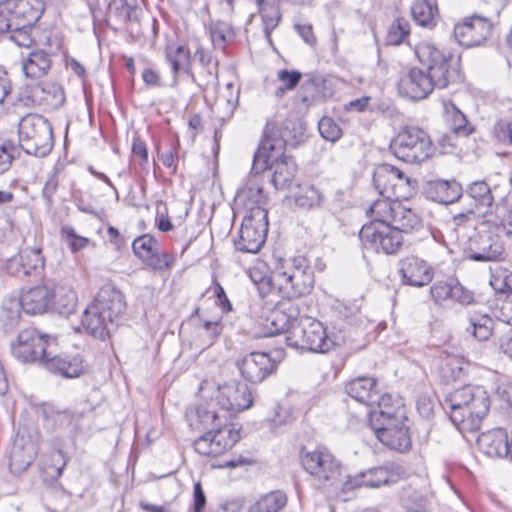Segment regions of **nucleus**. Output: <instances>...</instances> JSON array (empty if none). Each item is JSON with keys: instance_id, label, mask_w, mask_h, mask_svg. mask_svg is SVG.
<instances>
[{"instance_id": "nucleus-58", "label": "nucleus", "mask_w": 512, "mask_h": 512, "mask_svg": "<svg viewBox=\"0 0 512 512\" xmlns=\"http://www.w3.org/2000/svg\"><path fill=\"white\" fill-rule=\"evenodd\" d=\"M318 130L325 140L331 142L337 141L342 135L340 126L331 117L321 118L318 123Z\"/></svg>"}, {"instance_id": "nucleus-51", "label": "nucleus", "mask_w": 512, "mask_h": 512, "mask_svg": "<svg viewBox=\"0 0 512 512\" xmlns=\"http://www.w3.org/2000/svg\"><path fill=\"white\" fill-rule=\"evenodd\" d=\"M410 34L409 21L398 17L390 24L386 34V44L397 46L402 44Z\"/></svg>"}, {"instance_id": "nucleus-8", "label": "nucleus", "mask_w": 512, "mask_h": 512, "mask_svg": "<svg viewBox=\"0 0 512 512\" xmlns=\"http://www.w3.org/2000/svg\"><path fill=\"white\" fill-rule=\"evenodd\" d=\"M391 153L409 164H420L433 154V143L429 134L417 126H404L390 143Z\"/></svg>"}, {"instance_id": "nucleus-9", "label": "nucleus", "mask_w": 512, "mask_h": 512, "mask_svg": "<svg viewBox=\"0 0 512 512\" xmlns=\"http://www.w3.org/2000/svg\"><path fill=\"white\" fill-rule=\"evenodd\" d=\"M286 342L290 347L317 353H326L334 346L320 321L301 315L289 330Z\"/></svg>"}, {"instance_id": "nucleus-5", "label": "nucleus", "mask_w": 512, "mask_h": 512, "mask_svg": "<svg viewBox=\"0 0 512 512\" xmlns=\"http://www.w3.org/2000/svg\"><path fill=\"white\" fill-rule=\"evenodd\" d=\"M279 290L288 299L309 295L315 284L314 269L305 255L281 259L275 269Z\"/></svg>"}, {"instance_id": "nucleus-57", "label": "nucleus", "mask_w": 512, "mask_h": 512, "mask_svg": "<svg viewBox=\"0 0 512 512\" xmlns=\"http://www.w3.org/2000/svg\"><path fill=\"white\" fill-rule=\"evenodd\" d=\"M39 413L48 430L54 431L56 426L62 423V411L52 403H43L39 409Z\"/></svg>"}, {"instance_id": "nucleus-32", "label": "nucleus", "mask_w": 512, "mask_h": 512, "mask_svg": "<svg viewBox=\"0 0 512 512\" xmlns=\"http://www.w3.org/2000/svg\"><path fill=\"white\" fill-rule=\"evenodd\" d=\"M411 14L415 23L423 28L432 29L439 19V11L434 0H414Z\"/></svg>"}, {"instance_id": "nucleus-21", "label": "nucleus", "mask_w": 512, "mask_h": 512, "mask_svg": "<svg viewBox=\"0 0 512 512\" xmlns=\"http://www.w3.org/2000/svg\"><path fill=\"white\" fill-rule=\"evenodd\" d=\"M399 92L412 100H421L426 98L436 85L421 66V68H411L404 74L399 81Z\"/></svg>"}, {"instance_id": "nucleus-13", "label": "nucleus", "mask_w": 512, "mask_h": 512, "mask_svg": "<svg viewBox=\"0 0 512 512\" xmlns=\"http://www.w3.org/2000/svg\"><path fill=\"white\" fill-rule=\"evenodd\" d=\"M492 30L493 24L488 18L472 15L456 24L453 33L461 46L471 48L486 42L490 38Z\"/></svg>"}, {"instance_id": "nucleus-3", "label": "nucleus", "mask_w": 512, "mask_h": 512, "mask_svg": "<svg viewBox=\"0 0 512 512\" xmlns=\"http://www.w3.org/2000/svg\"><path fill=\"white\" fill-rule=\"evenodd\" d=\"M483 216L485 221L482 228L467 241L466 257L475 262L500 261L505 252L502 237H512V222L494 221L487 211Z\"/></svg>"}, {"instance_id": "nucleus-33", "label": "nucleus", "mask_w": 512, "mask_h": 512, "mask_svg": "<svg viewBox=\"0 0 512 512\" xmlns=\"http://www.w3.org/2000/svg\"><path fill=\"white\" fill-rule=\"evenodd\" d=\"M446 123L455 136L467 137L474 132V126L466 115L451 101L443 103Z\"/></svg>"}, {"instance_id": "nucleus-24", "label": "nucleus", "mask_w": 512, "mask_h": 512, "mask_svg": "<svg viewBox=\"0 0 512 512\" xmlns=\"http://www.w3.org/2000/svg\"><path fill=\"white\" fill-rule=\"evenodd\" d=\"M38 449L36 442L25 434L18 433L12 443L9 453V469L19 475L32 464Z\"/></svg>"}, {"instance_id": "nucleus-27", "label": "nucleus", "mask_w": 512, "mask_h": 512, "mask_svg": "<svg viewBox=\"0 0 512 512\" xmlns=\"http://www.w3.org/2000/svg\"><path fill=\"white\" fill-rule=\"evenodd\" d=\"M510 436L502 428H496L482 433L477 444L479 449L489 457H507L509 453Z\"/></svg>"}, {"instance_id": "nucleus-56", "label": "nucleus", "mask_w": 512, "mask_h": 512, "mask_svg": "<svg viewBox=\"0 0 512 512\" xmlns=\"http://www.w3.org/2000/svg\"><path fill=\"white\" fill-rule=\"evenodd\" d=\"M33 28L34 26H13L11 30L7 32L9 34L8 38L19 47L30 48L35 42L32 36Z\"/></svg>"}, {"instance_id": "nucleus-35", "label": "nucleus", "mask_w": 512, "mask_h": 512, "mask_svg": "<svg viewBox=\"0 0 512 512\" xmlns=\"http://www.w3.org/2000/svg\"><path fill=\"white\" fill-rule=\"evenodd\" d=\"M197 427L207 431L215 430L218 426L227 422L228 414L222 410H216L214 403L200 404L196 408Z\"/></svg>"}, {"instance_id": "nucleus-34", "label": "nucleus", "mask_w": 512, "mask_h": 512, "mask_svg": "<svg viewBox=\"0 0 512 512\" xmlns=\"http://www.w3.org/2000/svg\"><path fill=\"white\" fill-rule=\"evenodd\" d=\"M211 433V441L214 447V455H221L231 449L240 439V431L233 424L224 422Z\"/></svg>"}, {"instance_id": "nucleus-54", "label": "nucleus", "mask_w": 512, "mask_h": 512, "mask_svg": "<svg viewBox=\"0 0 512 512\" xmlns=\"http://www.w3.org/2000/svg\"><path fill=\"white\" fill-rule=\"evenodd\" d=\"M301 77L302 74L297 70H279L277 78L281 82V85L276 88L275 96L280 98L283 97L287 91L293 90L299 84Z\"/></svg>"}, {"instance_id": "nucleus-4", "label": "nucleus", "mask_w": 512, "mask_h": 512, "mask_svg": "<svg viewBox=\"0 0 512 512\" xmlns=\"http://www.w3.org/2000/svg\"><path fill=\"white\" fill-rule=\"evenodd\" d=\"M415 54L436 85V89H445L463 81L460 56L441 50L428 42L418 44Z\"/></svg>"}, {"instance_id": "nucleus-23", "label": "nucleus", "mask_w": 512, "mask_h": 512, "mask_svg": "<svg viewBox=\"0 0 512 512\" xmlns=\"http://www.w3.org/2000/svg\"><path fill=\"white\" fill-rule=\"evenodd\" d=\"M42 344L43 334L35 328H26L11 343V353L22 363H35L40 357Z\"/></svg>"}, {"instance_id": "nucleus-11", "label": "nucleus", "mask_w": 512, "mask_h": 512, "mask_svg": "<svg viewBox=\"0 0 512 512\" xmlns=\"http://www.w3.org/2000/svg\"><path fill=\"white\" fill-rule=\"evenodd\" d=\"M359 238L363 248L387 255L397 253L403 243L402 234L392 224L386 223L364 224Z\"/></svg>"}, {"instance_id": "nucleus-31", "label": "nucleus", "mask_w": 512, "mask_h": 512, "mask_svg": "<svg viewBox=\"0 0 512 512\" xmlns=\"http://www.w3.org/2000/svg\"><path fill=\"white\" fill-rule=\"evenodd\" d=\"M347 394L356 401L373 406L378 400L377 380L373 377H358L346 384Z\"/></svg>"}, {"instance_id": "nucleus-28", "label": "nucleus", "mask_w": 512, "mask_h": 512, "mask_svg": "<svg viewBox=\"0 0 512 512\" xmlns=\"http://www.w3.org/2000/svg\"><path fill=\"white\" fill-rule=\"evenodd\" d=\"M194 60L199 63L200 70L195 73V80H191V82L199 87L217 84L218 61L212 56L211 52L199 45L194 52Z\"/></svg>"}, {"instance_id": "nucleus-19", "label": "nucleus", "mask_w": 512, "mask_h": 512, "mask_svg": "<svg viewBox=\"0 0 512 512\" xmlns=\"http://www.w3.org/2000/svg\"><path fill=\"white\" fill-rule=\"evenodd\" d=\"M377 439L390 449L405 452L411 447L408 429L400 419L370 424Z\"/></svg>"}, {"instance_id": "nucleus-62", "label": "nucleus", "mask_w": 512, "mask_h": 512, "mask_svg": "<svg viewBox=\"0 0 512 512\" xmlns=\"http://www.w3.org/2000/svg\"><path fill=\"white\" fill-rule=\"evenodd\" d=\"M178 149L179 142L175 141L171 143L169 149L166 151H158V157L162 161L163 165L172 169L173 173L177 170Z\"/></svg>"}, {"instance_id": "nucleus-25", "label": "nucleus", "mask_w": 512, "mask_h": 512, "mask_svg": "<svg viewBox=\"0 0 512 512\" xmlns=\"http://www.w3.org/2000/svg\"><path fill=\"white\" fill-rule=\"evenodd\" d=\"M299 315L300 310L293 303H281L266 318L264 326L267 329V335L285 333L289 336V330L297 322Z\"/></svg>"}, {"instance_id": "nucleus-22", "label": "nucleus", "mask_w": 512, "mask_h": 512, "mask_svg": "<svg viewBox=\"0 0 512 512\" xmlns=\"http://www.w3.org/2000/svg\"><path fill=\"white\" fill-rule=\"evenodd\" d=\"M267 153L274 155L270 158L267 168L258 172L252 168V173L258 175L269 170L272 172L271 183L276 189H284L288 187L292 183L296 174L297 165L295 161L291 157L284 156L283 150H267Z\"/></svg>"}, {"instance_id": "nucleus-14", "label": "nucleus", "mask_w": 512, "mask_h": 512, "mask_svg": "<svg viewBox=\"0 0 512 512\" xmlns=\"http://www.w3.org/2000/svg\"><path fill=\"white\" fill-rule=\"evenodd\" d=\"M9 304L11 310H16L17 316L19 308L30 315L43 314L55 304V287L52 284L35 286L23 292L19 300H10Z\"/></svg>"}, {"instance_id": "nucleus-10", "label": "nucleus", "mask_w": 512, "mask_h": 512, "mask_svg": "<svg viewBox=\"0 0 512 512\" xmlns=\"http://www.w3.org/2000/svg\"><path fill=\"white\" fill-rule=\"evenodd\" d=\"M305 139V128L298 120H286L279 130V138H269L262 142L261 147L255 152L253 169L258 172L267 168L273 154L267 150L282 151L285 147H296Z\"/></svg>"}, {"instance_id": "nucleus-1", "label": "nucleus", "mask_w": 512, "mask_h": 512, "mask_svg": "<svg viewBox=\"0 0 512 512\" xmlns=\"http://www.w3.org/2000/svg\"><path fill=\"white\" fill-rule=\"evenodd\" d=\"M125 307L122 292L111 284H105L84 310L82 324L93 337L105 340L116 329L117 321Z\"/></svg>"}, {"instance_id": "nucleus-7", "label": "nucleus", "mask_w": 512, "mask_h": 512, "mask_svg": "<svg viewBox=\"0 0 512 512\" xmlns=\"http://www.w3.org/2000/svg\"><path fill=\"white\" fill-rule=\"evenodd\" d=\"M18 142L26 154L47 156L54 146L51 124L42 115L26 114L18 123Z\"/></svg>"}, {"instance_id": "nucleus-64", "label": "nucleus", "mask_w": 512, "mask_h": 512, "mask_svg": "<svg viewBox=\"0 0 512 512\" xmlns=\"http://www.w3.org/2000/svg\"><path fill=\"white\" fill-rule=\"evenodd\" d=\"M61 355V348L56 337L43 334V344L41 345L40 357H57Z\"/></svg>"}, {"instance_id": "nucleus-2", "label": "nucleus", "mask_w": 512, "mask_h": 512, "mask_svg": "<svg viewBox=\"0 0 512 512\" xmlns=\"http://www.w3.org/2000/svg\"><path fill=\"white\" fill-rule=\"evenodd\" d=\"M452 423L460 431H475L490 408V399L482 386L465 385L445 398Z\"/></svg>"}, {"instance_id": "nucleus-52", "label": "nucleus", "mask_w": 512, "mask_h": 512, "mask_svg": "<svg viewBox=\"0 0 512 512\" xmlns=\"http://www.w3.org/2000/svg\"><path fill=\"white\" fill-rule=\"evenodd\" d=\"M323 203V195L314 186L303 188L295 197V204L302 209L320 207Z\"/></svg>"}, {"instance_id": "nucleus-41", "label": "nucleus", "mask_w": 512, "mask_h": 512, "mask_svg": "<svg viewBox=\"0 0 512 512\" xmlns=\"http://www.w3.org/2000/svg\"><path fill=\"white\" fill-rule=\"evenodd\" d=\"M51 67L49 55L44 51H33L23 61L22 70L26 77L36 79L45 75Z\"/></svg>"}, {"instance_id": "nucleus-40", "label": "nucleus", "mask_w": 512, "mask_h": 512, "mask_svg": "<svg viewBox=\"0 0 512 512\" xmlns=\"http://www.w3.org/2000/svg\"><path fill=\"white\" fill-rule=\"evenodd\" d=\"M376 409L369 414V423L391 422L398 419V402L393 401L390 394L378 395V400L374 402Z\"/></svg>"}, {"instance_id": "nucleus-15", "label": "nucleus", "mask_w": 512, "mask_h": 512, "mask_svg": "<svg viewBox=\"0 0 512 512\" xmlns=\"http://www.w3.org/2000/svg\"><path fill=\"white\" fill-rule=\"evenodd\" d=\"M216 403L230 417L250 408L253 399L247 384L239 380H231L218 386Z\"/></svg>"}, {"instance_id": "nucleus-53", "label": "nucleus", "mask_w": 512, "mask_h": 512, "mask_svg": "<svg viewBox=\"0 0 512 512\" xmlns=\"http://www.w3.org/2000/svg\"><path fill=\"white\" fill-rule=\"evenodd\" d=\"M494 142L505 147H512V120L502 118L497 120L491 129Z\"/></svg>"}, {"instance_id": "nucleus-63", "label": "nucleus", "mask_w": 512, "mask_h": 512, "mask_svg": "<svg viewBox=\"0 0 512 512\" xmlns=\"http://www.w3.org/2000/svg\"><path fill=\"white\" fill-rule=\"evenodd\" d=\"M451 285V278L434 283L430 288V293L434 301L440 303L449 300L451 296Z\"/></svg>"}, {"instance_id": "nucleus-20", "label": "nucleus", "mask_w": 512, "mask_h": 512, "mask_svg": "<svg viewBox=\"0 0 512 512\" xmlns=\"http://www.w3.org/2000/svg\"><path fill=\"white\" fill-rule=\"evenodd\" d=\"M4 268L9 275L21 279L38 276L44 268V258L40 249L25 248L7 259Z\"/></svg>"}, {"instance_id": "nucleus-36", "label": "nucleus", "mask_w": 512, "mask_h": 512, "mask_svg": "<svg viewBox=\"0 0 512 512\" xmlns=\"http://www.w3.org/2000/svg\"><path fill=\"white\" fill-rule=\"evenodd\" d=\"M366 488H379L383 485L396 483L399 479L398 467L385 465L361 471Z\"/></svg>"}, {"instance_id": "nucleus-45", "label": "nucleus", "mask_w": 512, "mask_h": 512, "mask_svg": "<svg viewBox=\"0 0 512 512\" xmlns=\"http://www.w3.org/2000/svg\"><path fill=\"white\" fill-rule=\"evenodd\" d=\"M64 174V160L59 158L54 164L51 172H49L44 187L42 189V196L47 205L52 207L55 198L58 195L59 185Z\"/></svg>"}, {"instance_id": "nucleus-59", "label": "nucleus", "mask_w": 512, "mask_h": 512, "mask_svg": "<svg viewBox=\"0 0 512 512\" xmlns=\"http://www.w3.org/2000/svg\"><path fill=\"white\" fill-rule=\"evenodd\" d=\"M451 296L449 300L461 305H470L474 302V294L466 289L456 278H451Z\"/></svg>"}, {"instance_id": "nucleus-16", "label": "nucleus", "mask_w": 512, "mask_h": 512, "mask_svg": "<svg viewBox=\"0 0 512 512\" xmlns=\"http://www.w3.org/2000/svg\"><path fill=\"white\" fill-rule=\"evenodd\" d=\"M236 366L245 381L259 384L276 372L277 362L266 352L253 351L238 359Z\"/></svg>"}, {"instance_id": "nucleus-44", "label": "nucleus", "mask_w": 512, "mask_h": 512, "mask_svg": "<svg viewBox=\"0 0 512 512\" xmlns=\"http://www.w3.org/2000/svg\"><path fill=\"white\" fill-rule=\"evenodd\" d=\"M138 12L140 9L136 5L130 4L128 0H110L108 5L109 16L122 25L137 22Z\"/></svg>"}, {"instance_id": "nucleus-17", "label": "nucleus", "mask_w": 512, "mask_h": 512, "mask_svg": "<svg viewBox=\"0 0 512 512\" xmlns=\"http://www.w3.org/2000/svg\"><path fill=\"white\" fill-rule=\"evenodd\" d=\"M132 249L147 267L154 271H165L172 267L175 258L159 250V242L150 234L137 237L132 243Z\"/></svg>"}, {"instance_id": "nucleus-39", "label": "nucleus", "mask_w": 512, "mask_h": 512, "mask_svg": "<svg viewBox=\"0 0 512 512\" xmlns=\"http://www.w3.org/2000/svg\"><path fill=\"white\" fill-rule=\"evenodd\" d=\"M63 469L64 452L61 449L46 455L41 468L43 482L47 486L53 487L61 477Z\"/></svg>"}, {"instance_id": "nucleus-48", "label": "nucleus", "mask_w": 512, "mask_h": 512, "mask_svg": "<svg viewBox=\"0 0 512 512\" xmlns=\"http://www.w3.org/2000/svg\"><path fill=\"white\" fill-rule=\"evenodd\" d=\"M394 202L390 198L384 197L375 200L366 210L367 216L371 219L369 223L391 224L394 213Z\"/></svg>"}, {"instance_id": "nucleus-55", "label": "nucleus", "mask_w": 512, "mask_h": 512, "mask_svg": "<svg viewBox=\"0 0 512 512\" xmlns=\"http://www.w3.org/2000/svg\"><path fill=\"white\" fill-rule=\"evenodd\" d=\"M373 183L376 190L383 197L391 198L392 196H396L393 190L397 187V183L382 171V165L375 170Z\"/></svg>"}, {"instance_id": "nucleus-37", "label": "nucleus", "mask_w": 512, "mask_h": 512, "mask_svg": "<svg viewBox=\"0 0 512 512\" xmlns=\"http://www.w3.org/2000/svg\"><path fill=\"white\" fill-rule=\"evenodd\" d=\"M401 234L419 229L422 226L420 217L402 203L394 202V213L390 222Z\"/></svg>"}, {"instance_id": "nucleus-6", "label": "nucleus", "mask_w": 512, "mask_h": 512, "mask_svg": "<svg viewBox=\"0 0 512 512\" xmlns=\"http://www.w3.org/2000/svg\"><path fill=\"white\" fill-rule=\"evenodd\" d=\"M300 462L318 489L338 488L342 476V464L326 447L314 450L302 449Z\"/></svg>"}, {"instance_id": "nucleus-47", "label": "nucleus", "mask_w": 512, "mask_h": 512, "mask_svg": "<svg viewBox=\"0 0 512 512\" xmlns=\"http://www.w3.org/2000/svg\"><path fill=\"white\" fill-rule=\"evenodd\" d=\"M431 198L439 203H453L459 198L460 187L455 182L439 180L430 186Z\"/></svg>"}, {"instance_id": "nucleus-38", "label": "nucleus", "mask_w": 512, "mask_h": 512, "mask_svg": "<svg viewBox=\"0 0 512 512\" xmlns=\"http://www.w3.org/2000/svg\"><path fill=\"white\" fill-rule=\"evenodd\" d=\"M466 331L479 341L488 340L494 330V320L486 313L472 311L468 314Z\"/></svg>"}, {"instance_id": "nucleus-50", "label": "nucleus", "mask_w": 512, "mask_h": 512, "mask_svg": "<svg viewBox=\"0 0 512 512\" xmlns=\"http://www.w3.org/2000/svg\"><path fill=\"white\" fill-rule=\"evenodd\" d=\"M248 274L259 294L264 297L272 288V278L268 266L264 262H258L249 269Z\"/></svg>"}, {"instance_id": "nucleus-49", "label": "nucleus", "mask_w": 512, "mask_h": 512, "mask_svg": "<svg viewBox=\"0 0 512 512\" xmlns=\"http://www.w3.org/2000/svg\"><path fill=\"white\" fill-rule=\"evenodd\" d=\"M467 192L474 200L477 207L486 208L485 211H487V214L493 216L492 213H488V209L493 207L494 196L492 189L485 181H475L471 183Z\"/></svg>"}, {"instance_id": "nucleus-30", "label": "nucleus", "mask_w": 512, "mask_h": 512, "mask_svg": "<svg viewBox=\"0 0 512 512\" xmlns=\"http://www.w3.org/2000/svg\"><path fill=\"white\" fill-rule=\"evenodd\" d=\"M16 25L35 26L45 11L43 0H11Z\"/></svg>"}, {"instance_id": "nucleus-29", "label": "nucleus", "mask_w": 512, "mask_h": 512, "mask_svg": "<svg viewBox=\"0 0 512 512\" xmlns=\"http://www.w3.org/2000/svg\"><path fill=\"white\" fill-rule=\"evenodd\" d=\"M256 176L257 175L254 174V177L250 178L246 185L236 194V202L242 204L247 210L245 215H252L256 209L267 210L265 205L267 204L268 197L264 193Z\"/></svg>"}, {"instance_id": "nucleus-43", "label": "nucleus", "mask_w": 512, "mask_h": 512, "mask_svg": "<svg viewBox=\"0 0 512 512\" xmlns=\"http://www.w3.org/2000/svg\"><path fill=\"white\" fill-rule=\"evenodd\" d=\"M222 328L220 321H205L196 328L193 345L200 351L211 347L221 335Z\"/></svg>"}, {"instance_id": "nucleus-26", "label": "nucleus", "mask_w": 512, "mask_h": 512, "mask_svg": "<svg viewBox=\"0 0 512 512\" xmlns=\"http://www.w3.org/2000/svg\"><path fill=\"white\" fill-rule=\"evenodd\" d=\"M400 274L403 283L415 287L427 285L433 278L432 268L416 256H408L401 261Z\"/></svg>"}, {"instance_id": "nucleus-12", "label": "nucleus", "mask_w": 512, "mask_h": 512, "mask_svg": "<svg viewBox=\"0 0 512 512\" xmlns=\"http://www.w3.org/2000/svg\"><path fill=\"white\" fill-rule=\"evenodd\" d=\"M268 232V210H254L252 215H245L238 238L234 240L235 248L244 253H257L265 243Z\"/></svg>"}, {"instance_id": "nucleus-46", "label": "nucleus", "mask_w": 512, "mask_h": 512, "mask_svg": "<svg viewBox=\"0 0 512 512\" xmlns=\"http://www.w3.org/2000/svg\"><path fill=\"white\" fill-rule=\"evenodd\" d=\"M286 504L287 496L283 491H271L251 505L249 512H279Z\"/></svg>"}, {"instance_id": "nucleus-61", "label": "nucleus", "mask_w": 512, "mask_h": 512, "mask_svg": "<svg viewBox=\"0 0 512 512\" xmlns=\"http://www.w3.org/2000/svg\"><path fill=\"white\" fill-rule=\"evenodd\" d=\"M16 26L11 0L0 2V32L7 33Z\"/></svg>"}, {"instance_id": "nucleus-42", "label": "nucleus", "mask_w": 512, "mask_h": 512, "mask_svg": "<svg viewBox=\"0 0 512 512\" xmlns=\"http://www.w3.org/2000/svg\"><path fill=\"white\" fill-rule=\"evenodd\" d=\"M264 25L265 36L270 39L271 32L278 26L281 13L278 0H255Z\"/></svg>"}, {"instance_id": "nucleus-60", "label": "nucleus", "mask_w": 512, "mask_h": 512, "mask_svg": "<svg viewBox=\"0 0 512 512\" xmlns=\"http://www.w3.org/2000/svg\"><path fill=\"white\" fill-rule=\"evenodd\" d=\"M490 285L498 293H512V273L508 271H502L497 274H493L490 280Z\"/></svg>"}, {"instance_id": "nucleus-18", "label": "nucleus", "mask_w": 512, "mask_h": 512, "mask_svg": "<svg viewBox=\"0 0 512 512\" xmlns=\"http://www.w3.org/2000/svg\"><path fill=\"white\" fill-rule=\"evenodd\" d=\"M164 58L166 63L170 66L172 74V87H176L179 82V77L184 74L190 80H195V72L192 69V56L188 46L184 44H175L168 42L164 48Z\"/></svg>"}]
</instances>
